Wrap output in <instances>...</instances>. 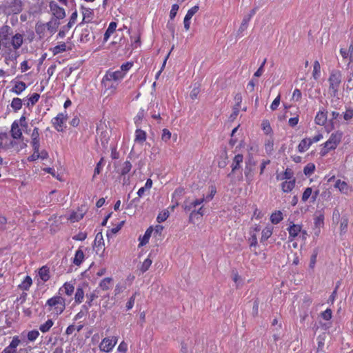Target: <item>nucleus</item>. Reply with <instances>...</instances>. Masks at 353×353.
Returning <instances> with one entry per match:
<instances>
[{"instance_id":"obj_27","label":"nucleus","mask_w":353,"mask_h":353,"mask_svg":"<svg viewBox=\"0 0 353 353\" xmlns=\"http://www.w3.org/2000/svg\"><path fill=\"white\" fill-rule=\"evenodd\" d=\"M85 255L81 248H79L75 252L74 257L73 259V263L75 265H80L84 261Z\"/></svg>"},{"instance_id":"obj_34","label":"nucleus","mask_w":353,"mask_h":353,"mask_svg":"<svg viewBox=\"0 0 353 353\" xmlns=\"http://www.w3.org/2000/svg\"><path fill=\"white\" fill-rule=\"evenodd\" d=\"M85 296V292L82 287H78L76 289L74 294V303L80 304L83 302Z\"/></svg>"},{"instance_id":"obj_48","label":"nucleus","mask_w":353,"mask_h":353,"mask_svg":"<svg viewBox=\"0 0 353 353\" xmlns=\"http://www.w3.org/2000/svg\"><path fill=\"white\" fill-rule=\"evenodd\" d=\"M203 214L204 210L203 206L200 207L198 210H192L190 214V221L193 222V220L196 218L197 215L202 216Z\"/></svg>"},{"instance_id":"obj_5","label":"nucleus","mask_w":353,"mask_h":353,"mask_svg":"<svg viewBox=\"0 0 353 353\" xmlns=\"http://www.w3.org/2000/svg\"><path fill=\"white\" fill-rule=\"evenodd\" d=\"M117 341V336L105 337L100 343L99 348L103 352H109L114 348Z\"/></svg>"},{"instance_id":"obj_2","label":"nucleus","mask_w":353,"mask_h":353,"mask_svg":"<svg viewBox=\"0 0 353 353\" xmlns=\"http://www.w3.org/2000/svg\"><path fill=\"white\" fill-rule=\"evenodd\" d=\"M132 66L133 62L128 61L122 64L120 69L117 70H108L103 77L102 85L106 89H113L114 90L119 83L122 81Z\"/></svg>"},{"instance_id":"obj_32","label":"nucleus","mask_w":353,"mask_h":353,"mask_svg":"<svg viewBox=\"0 0 353 353\" xmlns=\"http://www.w3.org/2000/svg\"><path fill=\"white\" fill-rule=\"evenodd\" d=\"M310 138H305L301 141L298 145V150L299 152H304L307 151L311 146Z\"/></svg>"},{"instance_id":"obj_61","label":"nucleus","mask_w":353,"mask_h":353,"mask_svg":"<svg viewBox=\"0 0 353 353\" xmlns=\"http://www.w3.org/2000/svg\"><path fill=\"white\" fill-rule=\"evenodd\" d=\"M317 255H318V250H314L313 251V253H312L311 257H310V265H309L310 268L312 269H313L315 266Z\"/></svg>"},{"instance_id":"obj_22","label":"nucleus","mask_w":353,"mask_h":353,"mask_svg":"<svg viewBox=\"0 0 353 353\" xmlns=\"http://www.w3.org/2000/svg\"><path fill=\"white\" fill-rule=\"evenodd\" d=\"M113 279L112 277H105L99 283V288L103 291H108L112 287Z\"/></svg>"},{"instance_id":"obj_21","label":"nucleus","mask_w":353,"mask_h":353,"mask_svg":"<svg viewBox=\"0 0 353 353\" xmlns=\"http://www.w3.org/2000/svg\"><path fill=\"white\" fill-rule=\"evenodd\" d=\"M59 25L60 23L55 19H52L50 21L45 23L47 30L50 35L56 32Z\"/></svg>"},{"instance_id":"obj_6","label":"nucleus","mask_w":353,"mask_h":353,"mask_svg":"<svg viewBox=\"0 0 353 353\" xmlns=\"http://www.w3.org/2000/svg\"><path fill=\"white\" fill-rule=\"evenodd\" d=\"M287 230L289 232V239L291 241L297 237L299 234H301L303 239H305V236L307 235L306 232L302 230V227L299 224L292 223Z\"/></svg>"},{"instance_id":"obj_33","label":"nucleus","mask_w":353,"mask_h":353,"mask_svg":"<svg viewBox=\"0 0 353 353\" xmlns=\"http://www.w3.org/2000/svg\"><path fill=\"white\" fill-rule=\"evenodd\" d=\"M117 24L116 22L112 21L110 23L108 29L106 30L104 37H103V41L106 42L110 36L116 30Z\"/></svg>"},{"instance_id":"obj_50","label":"nucleus","mask_w":353,"mask_h":353,"mask_svg":"<svg viewBox=\"0 0 353 353\" xmlns=\"http://www.w3.org/2000/svg\"><path fill=\"white\" fill-rule=\"evenodd\" d=\"M132 168V164L130 161H125L123 164L122 165V168L121 170V174L122 175H125L128 174Z\"/></svg>"},{"instance_id":"obj_44","label":"nucleus","mask_w":353,"mask_h":353,"mask_svg":"<svg viewBox=\"0 0 353 353\" xmlns=\"http://www.w3.org/2000/svg\"><path fill=\"white\" fill-rule=\"evenodd\" d=\"M32 283L30 276H26L21 283L19 285L23 290H28Z\"/></svg>"},{"instance_id":"obj_59","label":"nucleus","mask_w":353,"mask_h":353,"mask_svg":"<svg viewBox=\"0 0 353 353\" xmlns=\"http://www.w3.org/2000/svg\"><path fill=\"white\" fill-rule=\"evenodd\" d=\"M40 98V95L37 93H34L32 94L28 99V105H34L36 103L38 102Z\"/></svg>"},{"instance_id":"obj_52","label":"nucleus","mask_w":353,"mask_h":353,"mask_svg":"<svg viewBox=\"0 0 353 353\" xmlns=\"http://www.w3.org/2000/svg\"><path fill=\"white\" fill-rule=\"evenodd\" d=\"M152 261V260L148 257L144 260V261L142 263L141 267L140 268L141 271L143 273L146 272L149 268L150 267Z\"/></svg>"},{"instance_id":"obj_46","label":"nucleus","mask_w":353,"mask_h":353,"mask_svg":"<svg viewBox=\"0 0 353 353\" xmlns=\"http://www.w3.org/2000/svg\"><path fill=\"white\" fill-rule=\"evenodd\" d=\"M11 108L17 112L22 108V100L19 98H14L10 104Z\"/></svg>"},{"instance_id":"obj_53","label":"nucleus","mask_w":353,"mask_h":353,"mask_svg":"<svg viewBox=\"0 0 353 353\" xmlns=\"http://www.w3.org/2000/svg\"><path fill=\"white\" fill-rule=\"evenodd\" d=\"M39 336V331L34 330L28 332L27 338L30 341H34Z\"/></svg>"},{"instance_id":"obj_20","label":"nucleus","mask_w":353,"mask_h":353,"mask_svg":"<svg viewBox=\"0 0 353 353\" xmlns=\"http://www.w3.org/2000/svg\"><path fill=\"white\" fill-rule=\"evenodd\" d=\"M11 138L14 141V139H20L22 137V132L19 128V123L15 121L11 126Z\"/></svg>"},{"instance_id":"obj_30","label":"nucleus","mask_w":353,"mask_h":353,"mask_svg":"<svg viewBox=\"0 0 353 353\" xmlns=\"http://www.w3.org/2000/svg\"><path fill=\"white\" fill-rule=\"evenodd\" d=\"M273 227L272 225H267L265 227L261 232V242L263 243L267 241L272 234Z\"/></svg>"},{"instance_id":"obj_9","label":"nucleus","mask_w":353,"mask_h":353,"mask_svg":"<svg viewBox=\"0 0 353 353\" xmlns=\"http://www.w3.org/2000/svg\"><path fill=\"white\" fill-rule=\"evenodd\" d=\"M14 142L6 132L0 131V148L7 150L13 146Z\"/></svg>"},{"instance_id":"obj_1","label":"nucleus","mask_w":353,"mask_h":353,"mask_svg":"<svg viewBox=\"0 0 353 353\" xmlns=\"http://www.w3.org/2000/svg\"><path fill=\"white\" fill-rule=\"evenodd\" d=\"M24 42V34L17 32L12 34V29L8 26L0 28V44L4 48L3 57L5 62L16 61L19 57L18 50Z\"/></svg>"},{"instance_id":"obj_60","label":"nucleus","mask_w":353,"mask_h":353,"mask_svg":"<svg viewBox=\"0 0 353 353\" xmlns=\"http://www.w3.org/2000/svg\"><path fill=\"white\" fill-rule=\"evenodd\" d=\"M199 8L198 6H194L189 9L185 14V17L192 19V17L198 12Z\"/></svg>"},{"instance_id":"obj_39","label":"nucleus","mask_w":353,"mask_h":353,"mask_svg":"<svg viewBox=\"0 0 353 353\" xmlns=\"http://www.w3.org/2000/svg\"><path fill=\"white\" fill-rule=\"evenodd\" d=\"M67 50V46L65 43H59L58 45L50 48V51L54 55L64 52Z\"/></svg>"},{"instance_id":"obj_10","label":"nucleus","mask_w":353,"mask_h":353,"mask_svg":"<svg viewBox=\"0 0 353 353\" xmlns=\"http://www.w3.org/2000/svg\"><path fill=\"white\" fill-rule=\"evenodd\" d=\"M334 188L343 194L349 195L353 192V188L347 182L337 179L334 184Z\"/></svg>"},{"instance_id":"obj_56","label":"nucleus","mask_w":353,"mask_h":353,"mask_svg":"<svg viewBox=\"0 0 353 353\" xmlns=\"http://www.w3.org/2000/svg\"><path fill=\"white\" fill-rule=\"evenodd\" d=\"M348 225V220L346 217H343L340 223V230L341 233H345L347 231Z\"/></svg>"},{"instance_id":"obj_47","label":"nucleus","mask_w":353,"mask_h":353,"mask_svg":"<svg viewBox=\"0 0 353 353\" xmlns=\"http://www.w3.org/2000/svg\"><path fill=\"white\" fill-rule=\"evenodd\" d=\"M30 137H31L30 144H34V143H40L39 132V129L37 128H34L33 129V131L31 133Z\"/></svg>"},{"instance_id":"obj_16","label":"nucleus","mask_w":353,"mask_h":353,"mask_svg":"<svg viewBox=\"0 0 353 353\" xmlns=\"http://www.w3.org/2000/svg\"><path fill=\"white\" fill-rule=\"evenodd\" d=\"M203 202H205L204 196L201 199H196L192 201H185L183 205V208L185 211H192L194 208L202 204Z\"/></svg>"},{"instance_id":"obj_49","label":"nucleus","mask_w":353,"mask_h":353,"mask_svg":"<svg viewBox=\"0 0 353 353\" xmlns=\"http://www.w3.org/2000/svg\"><path fill=\"white\" fill-rule=\"evenodd\" d=\"M43 170L47 173L50 174L53 177H54L57 180H59L60 181H62L61 176L59 174H58L54 168H43Z\"/></svg>"},{"instance_id":"obj_7","label":"nucleus","mask_w":353,"mask_h":353,"mask_svg":"<svg viewBox=\"0 0 353 353\" xmlns=\"http://www.w3.org/2000/svg\"><path fill=\"white\" fill-rule=\"evenodd\" d=\"M328 81L330 83L329 89L335 95L338 92L341 81V74L338 72L332 73L330 76Z\"/></svg>"},{"instance_id":"obj_14","label":"nucleus","mask_w":353,"mask_h":353,"mask_svg":"<svg viewBox=\"0 0 353 353\" xmlns=\"http://www.w3.org/2000/svg\"><path fill=\"white\" fill-rule=\"evenodd\" d=\"M74 291V286L70 282H65L59 290V295L71 296Z\"/></svg>"},{"instance_id":"obj_15","label":"nucleus","mask_w":353,"mask_h":353,"mask_svg":"<svg viewBox=\"0 0 353 353\" xmlns=\"http://www.w3.org/2000/svg\"><path fill=\"white\" fill-rule=\"evenodd\" d=\"M50 10L56 19H61L65 17V12L63 8H61L56 3H50Z\"/></svg>"},{"instance_id":"obj_51","label":"nucleus","mask_w":353,"mask_h":353,"mask_svg":"<svg viewBox=\"0 0 353 353\" xmlns=\"http://www.w3.org/2000/svg\"><path fill=\"white\" fill-rule=\"evenodd\" d=\"M315 170V165L313 163L307 164L304 169L303 172L305 175L310 176L311 175Z\"/></svg>"},{"instance_id":"obj_8","label":"nucleus","mask_w":353,"mask_h":353,"mask_svg":"<svg viewBox=\"0 0 353 353\" xmlns=\"http://www.w3.org/2000/svg\"><path fill=\"white\" fill-rule=\"evenodd\" d=\"M67 120L66 112L59 113L56 117L53 118L52 123L55 129L59 132H62L64 129V124Z\"/></svg>"},{"instance_id":"obj_3","label":"nucleus","mask_w":353,"mask_h":353,"mask_svg":"<svg viewBox=\"0 0 353 353\" xmlns=\"http://www.w3.org/2000/svg\"><path fill=\"white\" fill-rule=\"evenodd\" d=\"M45 308L54 316H58L65 309V299L60 295H55L47 300Z\"/></svg>"},{"instance_id":"obj_23","label":"nucleus","mask_w":353,"mask_h":353,"mask_svg":"<svg viewBox=\"0 0 353 353\" xmlns=\"http://www.w3.org/2000/svg\"><path fill=\"white\" fill-rule=\"evenodd\" d=\"M276 179L279 181H290L295 180L294 173L290 168H286L283 173L278 174Z\"/></svg>"},{"instance_id":"obj_31","label":"nucleus","mask_w":353,"mask_h":353,"mask_svg":"<svg viewBox=\"0 0 353 353\" xmlns=\"http://www.w3.org/2000/svg\"><path fill=\"white\" fill-rule=\"evenodd\" d=\"M153 232V230L152 228L150 227L149 228L147 229V230L145 231L144 235L143 236H140L139 240V246L141 247V246H143L145 245H146L148 241H149V239L152 235V233Z\"/></svg>"},{"instance_id":"obj_41","label":"nucleus","mask_w":353,"mask_h":353,"mask_svg":"<svg viewBox=\"0 0 353 353\" xmlns=\"http://www.w3.org/2000/svg\"><path fill=\"white\" fill-rule=\"evenodd\" d=\"M283 219V213L279 210L273 212L270 216V221L273 224H278Z\"/></svg>"},{"instance_id":"obj_29","label":"nucleus","mask_w":353,"mask_h":353,"mask_svg":"<svg viewBox=\"0 0 353 353\" xmlns=\"http://www.w3.org/2000/svg\"><path fill=\"white\" fill-rule=\"evenodd\" d=\"M295 180L284 181L281 184V190L283 192H290L295 186Z\"/></svg>"},{"instance_id":"obj_62","label":"nucleus","mask_w":353,"mask_h":353,"mask_svg":"<svg viewBox=\"0 0 353 353\" xmlns=\"http://www.w3.org/2000/svg\"><path fill=\"white\" fill-rule=\"evenodd\" d=\"M70 29V28L67 26H63L57 36V39L64 38Z\"/></svg>"},{"instance_id":"obj_36","label":"nucleus","mask_w":353,"mask_h":353,"mask_svg":"<svg viewBox=\"0 0 353 353\" xmlns=\"http://www.w3.org/2000/svg\"><path fill=\"white\" fill-rule=\"evenodd\" d=\"M327 121V114L323 111L317 112L315 117V123L319 125H323Z\"/></svg>"},{"instance_id":"obj_40","label":"nucleus","mask_w":353,"mask_h":353,"mask_svg":"<svg viewBox=\"0 0 353 353\" xmlns=\"http://www.w3.org/2000/svg\"><path fill=\"white\" fill-rule=\"evenodd\" d=\"M90 32H91L90 29L88 28H85L83 29L81 32L80 37H79L80 41L81 43L88 42L91 39Z\"/></svg>"},{"instance_id":"obj_18","label":"nucleus","mask_w":353,"mask_h":353,"mask_svg":"<svg viewBox=\"0 0 353 353\" xmlns=\"http://www.w3.org/2000/svg\"><path fill=\"white\" fill-rule=\"evenodd\" d=\"M20 343V340L17 336L13 337L10 345L6 347L3 352L4 353H17V347Z\"/></svg>"},{"instance_id":"obj_54","label":"nucleus","mask_w":353,"mask_h":353,"mask_svg":"<svg viewBox=\"0 0 353 353\" xmlns=\"http://www.w3.org/2000/svg\"><path fill=\"white\" fill-rule=\"evenodd\" d=\"M169 216V212L168 210H163L161 212L157 218V220L159 223H161L165 221Z\"/></svg>"},{"instance_id":"obj_38","label":"nucleus","mask_w":353,"mask_h":353,"mask_svg":"<svg viewBox=\"0 0 353 353\" xmlns=\"http://www.w3.org/2000/svg\"><path fill=\"white\" fill-rule=\"evenodd\" d=\"M39 276L43 282L48 281L50 277L49 268L46 266L41 268L39 270Z\"/></svg>"},{"instance_id":"obj_35","label":"nucleus","mask_w":353,"mask_h":353,"mask_svg":"<svg viewBox=\"0 0 353 353\" xmlns=\"http://www.w3.org/2000/svg\"><path fill=\"white\" fill-rule=\"evenodd\" d=\"M152 179H148L145 183V185L141 188H139V190H138L137 192V194L139 197H142L143 196L145 195V193L146 192H149L150 190L152 188Z\"/></svg>"},{"instance_id":"obj_25","label":"nucleus","mask_w":353,"mask_h":353,"mask_svg":"<svg viewBox=\"0 0 353 353\" xmlns=\"http://www.w3.org/2000/svg\"><path fill=\"white\" fill-rule=\"evenodd\" d=\"M85 212V210L82 209H78L77 211L72 212L68 216V219H69L72 223L79 221L83 219Z\"/></svg>"},{"instance_id":"obj_17","label":"nucleus","mask_w":353,"mask_h":353,"mask_svg":"<svg viewBox=\"0 0 353 353\" xmlns=\"http://www.w3.org/2000/svg\"><path fill=\"white\" fill-rule=\"evenodd\" d=\"M81 13L83 15L82 23H90L94 17L93 10L89 8L81 7Z\"/></svg>"},{"instance_id":"obj_4","label":"nucleus","mask_w":353,"mask_h":353,"mask_svg":"<svg viewBox=\"0 0 353 353\" xmlns=\"http://www.w3.org/2000/svg\"><path fill=\"white\" fill-rule=\"evenodd\" d=\"M342 133L336 132L332 133L329 139L324 143L323 148L321 151L322 156L327 154L330 150H334L341 141Z\"/></svg>"},{"instance_id":"obj_43","label":"nucleus","mask_w":353,"mask_h":353,"mask_svg":"<svg viewBox=\"0 0 353 353\" xmlns=\"http://www.w3.org/2000/svg\"><path fill=\"white\" fill-rule=\"evenodd\" d=\"M54 321L52 319H48L44 323L40 325L39 330L43 333L48 332L53 326Z\"/></svg>"},{"instance_id":"obj_11","label":"nucleus","mask_w":353,"mask_h":353,"mask_svg":"<svg viewBox=\"0 0 353 353\" xmlns=\"http://www.w3.org/2000/svg\"><path fill=\"white\" fill-rule=\"evenodd\" d=\"M260 230V225L258 224H255L250 228L249 232L250 237L248 239L250 247H256L257 245V232H259Z\"/></svg>"},{"instance_id":"obj_28","label":"nucleus","mask_w":353,"mask_h":353,"mask_svg":"<svg viewBox=\"0 0 353 353\" xmlns=\"http://www.w3.org/2000/svg\"><path fill=\"white\" fill-rule=\"evenodd\" d=\"M243 157L242 154H236L234 159L232 163V173L234 172L236 170L239 169L241 167V164L243 163Z\"/></svg>"},{"instance_id":"obj_26","label":"nucleus","mask_w":353,"mask_h":353,"mask_svg":"<svg viewBox=\"0 0 353 353\" xmlns=\"http://www.w3.org/2000/svg\"><path fill=\"white\" fill-rule=\"evenodd\" d=\"M35 32L39 36L40 38H44L48 33L45 23L43 22H37L35 26Z\"/></svg>"},{"instance_id":"obj_55","label":"nucleus","mask_w":353,"mask_h":353,"mask_svg":"<svg viewBox=\"0 0 353 353\" xmlns=\"http://www.w3.org/2000/svg\"><path fill=\"white\" fill-rule=\"evenodd\" d=\"M262 129L266 134H269L272 132V128L268 120H265L262 122Z\"/></svg>"},{"instance_id":"obj_19","label":"nucleus","mask_w":353,"mask_h":353,"mask_svg":"<svg viewBox=\"0 0 353 353\" xmlns=\"http://www.w3.org/2000/svg\"><path fill=\"white\" fill-rule=\"evenodd\" d=\"M127 288L126 281H119L118 282L114 289V296L112 297V299L115 300L119 296L123 293Z\"/></svg>"},{"instance_id":"obj_37","label":"nucleus","mask_w":353,"mask_h":353,"mask_svg":"<svg viewBox=\"0 0 353 353\" xmlns=\"http://www.w3.org/2000/svg\"><path fill=\"white\" fill-rule=\"evenodd\" d=\"M146 140V132L141 129H137L135 131L134 141L139 143H143Z\"/></svg>"},{"instance_id":"obj_13","label":"nucleus","mask_w":353,"mask_h":353,"mask_svg":"<svg viewBox=\"0 0 353 353\" xmlns=\"http://www.w3.org/2000/svg\"><path fill=\"white\" fill-rule=\"evenodd\" d=\"M254 162H252V161H249L248 162H246L244 174L246 179V181L248 183H250L251 181H252L254 178Z\"/></svg>"},{"instance_id":"obj_58","label":"nucleus","mask_w":353,"mask_h":353,"mask_svg":"<svg viewBox=\"0 0 353 353\" xmlns=\"http://www.w3.org/2000/svg\"><path fill=\"white\" fill-rule=\"evenodd\" d=\"M312 190L311 188H307L302 195L301 199L303 202H306L308 199L312 196Z\"/></svg>"},{"instance_id":"obj_63","label":"nucleus","mask_w":353,"mask_h":353,"mask_svg":"<svg viewBox=\"0 0 353 353\" xmlns=\"http://www.w3.org/2000/svg\"><path fill=\"white\" fill-rule=\"evenodd\" d=\"M143 117H144V110H140L134 118V123L137 125H139L141 123V121L143 119Z\"/></svg>"},{"instance_id":"obj_57","label":"nucleus","mask_w":353,"mask_h":353,"mask_svg":"<svg viewBox=\"0 0 353 353\" xmlns=\"http://www.w3.org/2000/svg\"><path fill=\"white\" fill-rule=\"evenodd\" d=\"M353 118V109L351 108H346L343 113V119L346 121H350Z\"/></svg>"},{"instance_id":"obj_24","label":"nucleus","mask_w":353,"mask_h":353,"mask_svg":"<svg viewBox=\"0 0 353 353\" xmlns=\"http://www.w3.org/2000/svg\"><path fill=\"white\" fill-rule=\"evenodd\" d=\"M14 85L11 89V92L19 95L21 94L27 88L26 84L23 81H14Z\"/></svg>"},{"instance_id":"obj_12","label":"nucleus","mask_w":353,"mask_h":353,"mask_svg":"<svg viewBox=\"0 0 353 353\" xmlns=\"http://www.w3.org/2000/svg\"><path fill=\"white\" fill-rule=\"evenodd\" d=\"M22 10V2L21 0H12L6 8V12L9 14H18Z\"/></svg>"},{"instance_id":"obj_45","label":"nucleus","mask_w":353,"mask_h":353,"mask_svg":"<svg viewBox=\"0 0 353 353\" xmlns=\"http://www.w3.org/2000/svg\"><path fill=\"white\" fill-rule=\"evenodd\" d=\"M321 76V65L318 61H315L313 66L312 77L315 80L319 79Z\"/></svg>"},{"instance_id":"obj_42","label":"nucleus","mask_w":353,"mask_h":353,"mask_svg":"<svg viewBox=\"0 0 353 353\" xmlns=\"http://www.w3.org/2000/svg\"><path fill=\"white\" fill-rule=\"evenodd\" d=\"M139 292L135 291L132 294V296L128 299V300L125 304V307H126L127 310H130L134 307L135 299H136L137 296H139Z\"/></svg>"},{"instance_id":"obj_64","label":"nucleus","mask_w":353,"mask_h":353,"mask_svg":"<svg viewBox=\"0 0 353 353\" xmlns=\"http://www.w3.org/2000/svg\"><path fill=\"white\" fill-rule=\"evenodd\" d=\"M117 352L126 353L128 350V344L124 341H121L117 347Z\"/></svg>"}]
</instances>
